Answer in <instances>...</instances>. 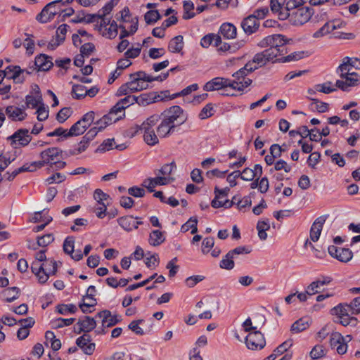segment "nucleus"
Wrapping results in <instances>:
<instances>
[{"label": "nucleus", "instance_id": "39", "mask_svg": "<svg viewBox=\"0 0 360 360\" xmlns=\"http://www.w3.org/2000/svg\"><path fill=\"white\" fill-rule=\"evenodd\" d=\"M197 224L198 219L195 217H191L187 222L181 226V231L183 233H186L189 229H191V233L194 234L198 231Z\"/></svg>", "mask_w": 360, "mask_h": 360}, {"label": "nucleus", "instance_id": "44", "mask_svg": "<svg viewBox=\"0 0 360 360\" xmlns=\"http://www.w3.org/2000/svg\"><path fill=\"white\" fill-rule=\"evenodd\" d=\"M233 259L234 257L229 252L220 262V267L227 270L233 269L235 265Z\"/></svg>", "mask_w": 360, "mask_h": 360}, {"label": "nucleus", "instance_id": "61", "mask_svg": "<svg viewBox=\"0 0 360 360\" xmlns=\"http://www.w3.org/2000/svg\"><path fill=\"white\" fill-rule=\"evenodd\" d=\"M108 205V202L97 203L96 206L94 207V212L98 218L103 219L105 217Z\"/></svg>", "mask_w": 360, "mask_h": 360}, {"label": "nucleus", "instance_id": "49", "mask_svg": "<svg viewBox=\"0 0 360 360\" xmlns=\"http://www.w3.org/2000/svg\"><path fill=\"white\" fill-rule=\"evenodd\" d=\"M303 3V0H289L286 2L283 12H291L294 9L299 8Z\"/></svg>", "mask_w": 360, "mask_h": 360}, {"label": "nucleus", "instance_id": "48", "mask_svg": "<svg viewBox=\"0 0 360 360\" xmlns=\"http://www.w3.org/2000/svg\"><path fill=\"white\" fill-rule=\"evenodd\" d=\"M77 308L75 304H60L57 307V311L59 314L65 315L68 313L74 314L77 311Z\"/></svg>", "mask_w": 360, "mask_h": 360}, {"label": "nucleus", "instance_id": "21", "mask_svg": "<svg viewBox=\"0 0 360 360\" xmlns=\"http://www.w3.org/2000/svg\"><path fill=\"white\" fill-rule=\"evenodd\" d=\"M241 26L246 34H250L257 30L259 22L255 15H250L242 21Z\"/></svg>", "mask_w": 360, "mask_h": 360}, {"label": "nucleus", "instance_id": "2", "mask_svg": "<svg viewBox=\"0 0 360 360\" xmlns=\"http://www.w3.org/2000/svg\"><path fill=\"white\" fill-rule=\"evenodd\" d=\"M314 13V9L309 6H300L291 12H283L279 14L281 20L288 19L294 25H302L308 22Z\"/></svg>", "mask_w": 360, "mask_h": 360}, {"label": "nucleus", "instance_id": "33", "mask_svg": "<svg viewBox=\"0 0 360 360\" xmlns=\"http://www.w3.org/2000/svg\"><path fill=\"white\" fill-rule=\"evenodd\" d=\"M220 34L226 39H233L236 36V28L232 24L224 23L220 27Z\"/></svg>", "mask_w": 360, "mask_h": 360}, {"label": "nucleus", "instance_id": "20", "mask_svg": "<svg viewBox=\"0 0 360 360\" xmlns=\"http://www.w3.org/2000/svg\"><path fill=\"white\" fill-rule=\"evenodd\" d=\"M325 221L326 217L321 216L312 224L310 229V239L313 242H316L319 240Z\"/></svg>", "mask_w": 360, "mask_h": 360}, {"label": "nucleus", "instance_id": "59", "mask_svg": "<svg viewBox=\"0 0 360 360\" xmlns=\"http://www.w3.org/2000/svg\"><path fill=\"white\" fill-rule=\"evenodd\" d=\"M70 108H63L57 114L56 119L60 123L64 122L71 115Z\"/></svg>", "mask_w": 360, "mask_h": 360}, {"label": "nucleus", "instance_id": "57", "mask_svg": "<svg viewBox=\"0 0 360 360\" xmlns=\"http://www.w3.org/2000/svg\"><path fill=\"white\" fill-rule=\"evenodd\" d=\"M326 355V351L322 345H316L310 352L311 359H316Z\"/></svg>", "mask_w": 360, "mask_h": 360}, {"label": "nucleus", "instance_id": "58", "mask_svg": "<svg viewBox=\"0 0 360 360\" xmlns=\"http://www.w3.org/2000/svg\"><path fill=\"white\" fill-rule=\"evenodd\" d=\"M338 70L340 72V77H346L347 75H349L352 72L351 71V67L347 63V60H345V58L343 59L342 63L338 67Z\"/></svg>", "mask_w": 360, "mask_h": 360}, {"label": "nucleus", "instance_id": "3", "mask_svg": "<svg viewBox=\"0 0 360 360\" xmlns=\"http://www.w3.org/2000/svg\"><path fill=\"white\" fill-rule=\"evenodd\" d=\"M289 41L285 36L282 34L269 35L262 39L258 46L262 48L269 47L266 49L275 55V57L283 55L285 53V45Z\"/></svg>", "mask_w": 360, "mask_h": 360}, {"label": "nucleus", "instance_id": "15", "mask_svg": "<svg viewBox=\"0 0 360 360\" xmlns=\"http://www.w3.org/2000/svg\"><path fill=\"white\" fill-rule=\"evenodd\" d=\"M342 25V22H340L339 20H332L327 22L319 30L313 34V37L314 38L322 37L336 29L341 28Z\"/></svg>", "mask_w": 360, "mask_h": 360}, {"label": "nucleus", "instance_id": "64", "mask_svg": "<svg viewBox=\"0 0 360 360\" xmlns=\"http://www.w3.org/2000/svg\"><path fill=\"white\" fill-rule=\"evenodd\" d=\"M213 107L211 103L207 104L200 111L199 117L201 120L207 119L212 115Z\"/></svg>", "mask_w": 360, "mask_h": 360}, {"label": "nucleus", "instance_id": "24", "mask_svg": "<svg viewBox=\"0 0 360 360\" xmlns=\"http://www.w3.org/2000/svg\"><path fill=\"white\" fill-rule=\"evenodd\" d=\"M120 106V104H116L111 108L108 114L104 115L105 117H107V120L110 124L116 122L124 115V112L122 110V107Z\"/></svg>", "mask_w": 360, "mask_h": 360}, {"label": "nucleus", "instance_id": "31", "mask_svg": "<svg viewBox=\"0 0 360 360\" xmlns=\"http://www.w3.org/2000/svg\"><path fill=\"white\" fill-rule=\"evenodd\" d=\"M8 69L10 72H12V75L10 76L11 78L16 79L21 74L25 73L26 75H30L32 74L34 70H37V68H35V66L34 65L32 66L29 67L27 69H21L19 66H9L8 67Z\"/></svg>", "mask_w": 360, "mask_h": 360}, {"label": "nucleus", "instance_id": "53", "mask_svg": "<svg viewBox=\"0 0 360 360\" xmlns=\"http://www.w3.org/2000/svg\"><path fill=\"white\" fill-rule=\"evenodd\" d=\"M130 78H135L136 80L139 82H145L146 84L151 82L153 79L150 78V75H147L143 71H139L135 73L130 75Z\"/></svg>", "mask_w": 360, "mask_h": 360}, {"label": "nucleus", "instance_id": "52", "mask_svg": "<svg viewBox=\"0 0 360 360\" xmlns=\"http://www.w3.org/2000/svg\"><path fill=\"white\" fill-rule=\"evenodd\" d=\"M285 0H271V9L272 12L278 13L283 11Z\"/></svg>", "mask_w": 360, "mask_h": 360}, {"label": "nucleus", "instance_id": "50", "mask_svg": "<svg viewBox=\"0 0 360 360\" xmlns=\"http://www.w3.org/2000/svg\"><path fill=\"white\" fill-rule=\"evenodd\" d=\"M349 309H350V307H348V305L344 306L342 304H339L331 309V313L332 314L335 315L336 319H338L339 316L348 314Z\"/></svg>", "mask_w": 360, "mask_h": 360}, {"label": "nucleus", "instance_id": "22", "mask_svg": "<svg viewBox=\"0 0 360 360\" xmlns=\"http://www.w3.org/2000/svg\"><path fill=\"white\" fill-rule=\"evenodd\" d=\"M77 325L79 326L78 329L75 328V331L77 333H80L82 331L87 333L94 330L96 326V322L94 318L90 316H84V319H79Z\"/></svg>", "mask_w": 360, "mask_h": 360}, {"label": "nucleus", "instance_id": "29", "mask_svg": "<svg viewBox=\"0 0 360 360\" xmlns=\"http://www.w3.org/2000/svg\"><path fill=\"white\" fill-rule=\"evenodd\" d=\"M1 295L7 302H12L18 298L20 289L17 287L8 288L2 291Z\"/></svg>", "mask_w": 360, "mask_h": 360}, {"label": "nucleus", "instance_id": "40", "mask_svg": "<svg viewBox=\"0 0 360 360\" xmlns=\"http://www.w3.org/2000/svg\"><path fill=\"white\" fill-rule=\"evenodd\" d=\"M86 89L82 84H74L72 88V96L75 99H82L86 96Z\"/></svg>", "mask_w": 360, "mask_h": 360}, {"label": "nucleus", "instance_id": "51", "mask_svg": "<svg viewBox=\"0 0 360 360\" xmlns=\"http://www.w3.org/2000/svg\"><path fill=\"white\" fill-rule=\"evenodd\" d=\"M336 321L344 326H347L349 325L356 326L357 320L356 318L351 317L349 314H346L342 316H339V318L336 319Z\"/></svg>", "mask_w": 360, "mask_h": 360}, {"label": "nucleus", "instance_id": "18", "mask_svg": "<svg viewBox=\"0 0 360 360\" xmlns=\"http://www.w3.org/2000/svg\"><path fill=\"white\" fill-rule=\"evenodd\" d=\"M25 108L24 106L22 108H18L9 105L6 108V114L13 121H22L27 117Z\"/></svg>", "mask_w": 360, "mask_h": 360}, {"label": "nucleus", "instance_id": "12", "mask_svg": "<svg viewBox=\"0 0 360 360\" xmlns=\"http://www.w3.org/2000/svg\"><path fill=\"white\" fill-rule=\"evenodd\" d=\"M275 55L270 51L265 49L264 51L258 53L255 55L252 62L250 63L252 64V67H255L257 69L258 67H262L266 65L268 62L272 61L274 62V59H276Z\"/></svg>", "mask_w": 360, "mask_h": 360}, {"label": "nucleus", "instance_id": "34", "mask_svg": "<svg viewBox=\"0 0 360 360\" xmlns=\"http://www.w3.org/2000/svg\"><path fill=\"white\" fill-rule=\"evenodd\" d=\"M43 265L39 264L38 262H33L31 266L32 273L38 278L40 283H45L48 280L47 275H43Z\"/></svg>", "mask_w": 360, "mask_h": 360}, {"label": "nucleus", "instance_id": "8", "mask_svg": "<svg viewBox=\"0 0 360 360\" xmlns=\"http://www.w3.org/2000/svg\"><path fill=\"white\" fill-rule=\"evenodd\" d=\"M8 139L11 140V143L14 145V147L18 148V146H27L31 141L32 136L28 129H20L16 131Z\"/></svg>", "mask_w": 360, "mask_h": 360}, {"label": "nucleus", "instance_id": "25", "mask_svg": "<svg viewBox=\"0 0 360 360\" xmlns=\"http://www.w3.org/2000/svg\"><path fill=\"white\" fill-rule=\"evenodd\" d=\"M174 129V125L162 118L160 124L157 127V133L159 137L164 138L172 133Z\"/></svg>", "mask_w": 360, "mask_h": 360}, {"label": "nucleus", "instance_id": "45", "mask_svg": "<svg viewBox=\"0 0 360 360\" xmlns=\"http://www.w3.org/2000/svg\"><path fill=\"white\" fill-rule=\"evenodd\" d=\"M118 26L115 20L111 22L108 27H106L103 32V35L108 39H114L117 35Z\"/></svg>", "mask_w": 360, "mask_h": 360}, {"label": "nucleus", "instance_id": "10", "mask_svg": "<svg viewBox=\"0 0 360 360\" xmlns=\"http://www.w3.org/2000/svg\"><path fill=\"white\" fill-rule=\"evenodd\" d=\"M328 253L334 258L342 262L350 261L353 257L352 252L349 248H339L335 245H330L328 248Z\"/></svg>", "mask_w": 360, "mask_h": 360}, {"label": "nucleus", "instance_id": "56", "mask_svg": "<svg viewBox=\"0 0 360 360\" xmlns=\"http://www.w3.org/2000/svg\"><path fill=\"white\" fill-rule=\"evenodd\" d=\"M94 198L97 201V203H107L108 202V200H110L109 195L103 193L101 189H96L94 191Z\"/></svg>", "mask_w": 360, "mask_h": 360}, {"label": "nucleus", "instance_id": "17", "mask_svg": "<svg viewBox=\"0 0 360 360\" xmlns=\"http://www.w3.org/2000/svg\"><path fill=\"white\" fill-rule=\"evenodd\" d=\"M53 65L52 58L47 55L40 54L35 58L34 66L37 71H47Z\"/></svg>", "mask_w": 360, "mask_h": 360}, {"label": "nucleus", "instance_id": "60", "mask_svg": "<svg viewBox=\"0 0 360 360\" xmlns=\"http://www.w3.org/2000/svg\"><path fill=\"white\" fill-rule=\"evenodd\" d=\"M74 239L72 237H68L63 243V250L68 255H72L74 252Z\"/></svg>", "mask_w": 360, "mask_h": 360}, {"label": "nucleus", "instance_id": "37", "mask_svg": "<svg viewBox=\"0 0 360 360\" xmlns=\"http://www.w3.org/2000/svg\"><path fill=\"white\" fill-rule=\"evenodd\" d=\"M42 103V98L41 96L39 94H37L36 96H31L27 95L25 98V107L26 108H36L39 106Z\"/></svg>", "mask_w": 360, "mask_h": 360}, {"label": "nucleus", "instance_id": "62", "mask_svg": "<svg viewBox=\"0 0 360 360\" xmlns=\"http://www.w3.org/2000/svg\"><path fill=\"white\" fill-rule=\"evenodd\" d=\"M94 120V112L93 111L86 113L79 121L87 129Z\"/></svg>", "mask_w": 360, "mask_h": 360}, {"label": "nucleus", "instance_id": "23", "mask_svg": "<svg viewBox=\"0 0 360 360\" xmlns=\"http://www.w3.org/2000/svg\"><path fill=\"white\" fill-rule=\"evenodd\" d=\"M176 167V163L173 161L169 164H165L161 169L155 170L154 173L158 176H160V177L167 178L169 179V184H170L174 180V179L171 177L170 175Z\"/></svg>", "mask_w": 360, "mask_h": 360}, {"label": "nucleus", "instance_id": "35", "mask_svg": "<svg viewBox=\"0 0 360 360\" xmlns=\"http://www.w3.org/2000/svg\"><path fill=\"white\" fill-rule=\"evenodd\" d=\"M43 275H47L48 278L50 275H55L57 272L58 265L56 261L52 259H48L42 264Z\"/></svg>", "mask_w": 360, "mask_h": 360}, {"label": "nucleus", "instance_id": "55", "mask_svg": "<svg viewBox=\"0 0 360 360\" xmlns=\"http://www.w3.org/2000/svg\"><path fill=\"white\" fill-rule=\"evenodd\" d=\"M322 286L320 285L319 281L317 280L311 282L307 287V293L309 294V295H314L317 293H319L321 292Z\"/></svg>", "mask_w": 360, "mask_h": 360}, {"label": "nucleus", "instance_id": "46", "mask_svg": "<svg viewBox=\"0 0 360 360\" xmlns=\"http://www.w3.org/2000/svg\"><path fill=\"white\" fill-rule=\"evenodd\" d=\"M161 18L160 14L157 10H150L146 13L144 19L147 24H154Z\"/></svg>", "mask_w": 360, "mask_h": 360}, {"label": "nucleus", "instance_id": "27", "mask_svg": "<svg viewBox=\"0 0 360 360\" xmlns=\"http://www.w3.org/2000/svg\"><path fill=\"white\" fill-rule=\"evenodd\" d=\"M221 42V37L214 34H208L201 39L200 44L203 48H208L212 44L218 46Z\"/></svg>", "mask_w": 360, "mask_h": 360}, {"label": "nucleus", "instance_id": "5", "mask_svg": "<svg viewBox=\"0 0 360 360\" xmlns=\"http://www.w3.org/2000/svg\"><path fill=\"white\" fill-rule=\"evenodd\" d=\"M161 117L174 127L182 124L187 119L184 110L179 105H174L166 109L161 113Z\"/></svg>", "mask_w": 360, "mask_h": 360}, {"label": "nucleus", "instance_id": "63", "mask_svg": "<svg viewBox=\"0 0 360 360\" xmlns=\"http://www.w3.org/2000/svg\"><path fill=\"white\" fill-rule=\"evenodd\" d=\"M37 119L39 121H44L49 117V110L44 106V103L40 105L37 110Z\"/></svg>", "mask_w": 360, "mask_h": 360}, {"label": "nucleus", "instance_id": "41", "mask_svg": "<svg viewBox=\"0 0 360 360\" xmlns=\"http://www.w3.org/2000/svg\"><path fill=\"white\" fill-rule=\"evenodd\" d=\"M54 240L52 234H46L41 237H38L37 244H34L33 250H37L39 247H45L51 243Z\"/></svg>", "mask_w": 360, "mask_h": 360}, {"label": "nucleus", "instance_id": "38", "mask_svg": "<svg viewBox=\"0 0 360 360\" xmlns=\"http://www.w3.org/2000/svg\"><path fill=\"white\" fill-rule=\"evenodd\" d=\"M143 134L144 141L150 146H154L158 143V135L153 130L141 131Z\"/></svg>", "mask_w": 360, "mask_h": 360}, {"label": "nucleus", "instance_id": "47", "mask_svg": "<svg viewBox=\"0 0 360 360\" xmlns=\"http://www.w3.org/2000/svg\"><path fill=\"white\" fill-rule=\"evenodd\" d=\"M316 91L323 94H330L336 91V88L333 86L331 82H326L323 84H317L315 86Z\"/></svg>", "mask_w": 360, "mask_h": 360}, {"label": "nucleus", "instance_id": "19", "mask_svg": "<svg viewBox=\"0 0 360 360\" xmlns=\"http://www.w3.org/2000/svg\"><path fill=\"white\" fill-rule=\"evenodd\" d=\"M167 184H169V179L165 177H160V176L146 179L142 183V186L146 188L150 193L154 192V188L156 186H165Z\"/></svg>", "mask_w": 360, "mask_h": 360}, {"label": "nucleus", "instance_id": "9", "mask_svg": "<svg viewBox=\"0 0 360 360\" xmlns=\"http://www.w3.org/2000/svg\"><path fill=\"white\" fill-rule=\"evenodd\" d=\"M345 80H337L335 86L344 91H349L350 87L356 86L360 83V77L354 72H352L346 77H342Z\"/></svg>", "mask_w": 360, "mask_h": 360}, {"label": "nucleus", "instance_id": "54", "mask_svg": "<svg viewBox=\"0 0 360 360\" xmlns=\"http://www.w3.org/2000/svg\"><path fill=\"white\" fill-rule=\"evenodd\" d=\"M305 53L304 51L295 52L285 57H283L278 60L282 63L290 62L292 60H298L304 57Z\"/></svg>", "mask_w": 360, "mask_h": 360}, {"label": "nucleus", "instance_id": "13", "mask_svg": "<svg viewBox=\"0 0 360 360\" xmlns=\"http://www.w3.org/2000/svg\"><path fill=\"white\" fill-rule=\"evenodd\" d=\"M160 120V115L154 114L147 118L141 125H136L133 129L134 132L132 133V136H134L139 131L153 130V127Z\"/></svg>", "mask_w": 360, "mask_h": 360}, {"label": "nucleus", "instance_id": "26", "mask_svg": "<svg viewBox=\"0 0 360 360\" xmlns=\"http://www.w3.org/2000/svg\"><path fill=\"white\" fill-rule=\"evenodd\" d=\"M184 38L178 35L172 38L168 45V49L172 53H179L184 47Z\"/></svg>", "mask_w": 360, "mask_h": 360}, {"label": "nucleus", "instance_id": "4", "mask_svg": "<svg viewBox=\"0 0 360 360\" xmlns=\"http://www.w3.org/2000/svg\"><path fill=\"white\" fill-rule=\"evenodd\" d=\"M39 156L47 165L54 166L56 169L64 168L66 165V162L61 161L60 159L66 158L68 156L65 153L63 154V150L59 148H49L41 152Z\"/></svg>", "mask_w": 360, "mask_h": 360}, {"label": "nucleus", "instance_id": "7", "mask_svg": "<svg viewBox=\"0 0 360 360\" xmlns=\"http://www.w3.org/2000/svg\"><path fill=\"white\" fill-rule=\"evenodd\" d=\"M245 343L250 349H260L265 346V340L263 334L261 332L254 331L250 333L246 337Z\"/></svg>", "mask_w": 360, "mask_h": 360}, {"label": "nucleus", "instance_id": "30", "mask_svg": "<svg viewBox=\"0 0 360 360\" xmlns=\"http://www.w3.org/2000/svg\"><path fill=\"white\" fill-rule=\"evenodd\" d=\"M96 303V300L94 297H89V298H86L85 296H84L83 302L79 304V307L83 313L87 314L91 313L94 310Z\"/></svg>", "mask_w": 360, "mask_h": 360}, {"label": "nucleus", "instance_id": "11", "mask_svg": "<svg viewBox=\"0 0 360 360\" xmlns=\"http://www.w3.org/2000/svg\"><path fill=\"white\" fill-rule=\"evenodd\" d=\"M96 316L102 319L101 323L103 328L112 327L122 321L120 316L112 315L110 311L107 309L98 312Z\"/></svg>", "mask_w": 360, "mask_h": 360}, {"label": "nucleus", "instance_id": "36", "mask_svg": "<svg viewBox=\"0 0 360 360\" xmlns=\"http://www.w3.org/2000/svg\"><path fill=\"white\" fill-rule=\"evenodd\" d=\"M309 326L308 320L305 318H302L295 321L290 328V331L292 333H298L306 330Z\"/></svg>", "mask_w": 360, "mask_h": 360}, {"label": "nucleus", "instance_id": "16", "mask_svg": "<svg viewBox=\"0 0 360 360\" xmlns=\"http://www.w3.org/2000/svg\"><path fill=\"white\" fill-rule=\"evenodd\" d=\"M134 103H137L139 105H146L150 102L148 101L147 98H146V95L143 94L139 97H136L135 96H127L125 98L121 99L116 104H120V107H122V110L124 111L127 107L134 104Z\"/></svg>", "mask_w": 360, "mask_h": 360}, {"label": "nucleus", "instance_id": "6", "mask_svg": "<svg viewBox=\"0 0 360 360\" xmlns=\"http://www.w3.org/2000/svg\"><path fill=\"white\" fill-rule=\"evenodd\" d=\"M60 2L62 0H56L48 4L37 15V20L41 23H46L53 19L54 16L60 11Z\"/></svg>", "mask_w": 360, "mask_h": 360}, {"label": "nucleus", "instance_id": "32", "mask_svg": "<svg viewBox=\"0 0 360 360\" xmlns=\"http://www.w3.org/2000/svg\"><path fill=\"white\" fill-rule=\"evenodd\" d=\"M119 225L127 231H131L136 228L135 221L132 216L122 217L117 219Z\"/></svg>", "mask_w": 360, "mask_h": 360}, {"label": "nucleus", "instance_id": "43", "mask_svg": "<svg viewBox=\"0 0 360 360\" xmlns=\"http://www.w3.org/2000/svg\"><path fill=\"white\" fill-rule=\"evenodd\" d=\"M131 81L129 82V86L131 88V92L140 91L143 89H146L148 88V84H146L145 82H139L136 80L135 78H130Z\"/></svg>", "mask_w": 360, "mask_h": 360}, {"label": "nucleus", "instance_id": "28", "mask_svg": "<svg viewBox=\"0 0 360 360\" xmlns=\"http://www.w3.org/2000/svg\"><path fill=\"white\" fill-rule=\"evenodd\" d=\"M165 240L163 233L159 230L153 231L148 238V243L150 245L158 246L162 244Z\"/></svg>", "mask_w": 360, "mask_h": 360}, {"label": "nucleus", "instance_id": "1", "mask_svg": "<svg viewBox=\"0 0 360 360\" xmlns=\"http://www.w3.org/2000/svg\"><path fill=\"white\" fill-rule=\"evenodd\" d=\"M255 67H252V64L247 63L243 68L233 75L234 79L231 80L223 77H215L207 82L205 84L203 89L207 91H211L231 87L238 91H243L245 88L252 84V79L245 78V76L255 70Z\"/></svg>", "mask_w": 360, "mask_h": 360}, {"label": "nucleus", "instance_id": "42", "mask_svg": "<svg viewBox=\"0 0 360 360\" xmlns=\"http://www.w3.org/2000/svg\"><path fill=\"white\" fill-rule=\"evenodd\" d=\"M86 130L85 126H83L81 122L77 121L68 130V135L70 137L79 136L84 134Z\"/></svg>", "mask_w": 360, "mask_h": 360}, {"label": "nucleus", "instance_id": "14", "mask_svg": "<svg viewBox=\"0 0 360 360\" xmlns=\"http://www.w3.org/2000/svg\"><path fill=\"white\" fill-rule=\"evenodd\" d=\"M76 344L83 350L85 354L91 355L95 350V344L91 342V336L89 334L84 333L82 336L78 338Z\"/></svg>", "mask_w": 360, "mask_h": 360}]
</instances>
